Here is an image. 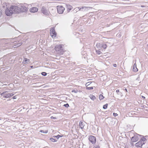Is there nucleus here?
Segmentation results:
<instances>
[{"instance_id": "2eb2a0df", "label": "nucleus", "mask_w": 148, "mask_h": 148, "mask_svg": "<svg viewBox=\"0 0 148 148\" xmlns=\"http://www.w3.org/2000/svg\"><path fill=\"white\" fill-rule=\"evenodd\" d=\"M66 7L67 9V11L68 12H70V10L73 8V7L71 5L69 4H66Z\"/></svg>"}, {"instance_id": "412c9836", "label": "nucleus", "mask_w": 148, "mask_h": 148, "mask_svg": "<svg viewBox=\"0 0 148 148\" xmlns=\"http://www.w3.org/2000/svg\"><path fill=\"white\" fill-rule=\"evenodd\" d=\"M3 8H5L6 9L7 8V4L6 3H4L2 5Z\"/></svg>"}, {"instance_id": "f8f14e48", "label": "nucleus", "mask_w": 148, "mask_h": 148, "mask_svg": "<svg viewBox=\"0 0 148 148\" xmlns=\"http://www.w3.org/2000/svg\"><path fill=\"white\" fill-rule=\"evenodd\" d=\"M38 10V9L36 7H32L29 9L31 12L34 13L37 12Z\"/></svg>"}, {"instance_id": "72a5a7b5", "label": "nucleus", "mask_w": 148, "mask_h": 148, "mask_svg": "<svg viewBox=\"0 0 148 148\" xmlns=\"http://www.w3.org/2000/svg\"><path fill=\"white\" fill-rule=\"evenodd\" d=\"M95 147V148H100V146L98 145H96Z\"/></svg>"}, {"instance_id": "49530a36", "label": "nucleus", "mask_w": 148, "mask_h": 148, "mask_svg": "<svg viewBox=\"0 0 148 148\" xmlns=\"http://www.w3.org/2000/svg\"><path fill=\"white\" fill-rule=\"evenodd\" d=\"M37 86H41L40 85H39V84H38V85H37Z\"/></svg>"}, {"instance_id": "473e14b6", "label": "nucleus", "mask_w": 148, "mask_h": 148, "mask_svg": "<svg viewBox=\"0 0 148 148\" xmlns=\"http://www.w3.org/2000/svg\"><path fill=\"white\" fill-rule=\"evenodd\" d=\"M61 136L60 135H58L57 136H55V137H56L57 139H58Z\"/></svg>"}, {"instance_id": "4468645a", "label": "nucleus", "mask_w": 148, "mask_h": 148, "mask_svg": "<svg viewBox=\"0 0 148 148\" xmlns=\"http://www.w3.org/2000/svg\"><path fill=\"white\" fill-rule=\"evenodd\" d=\"M13 46L14 48H16L20 46L22 44V43L20 41H18L15 43Z\"/></svg>"}, {"instance_id": "9d476101", "label": "nucleus", "mask_w": 148, "mask_h": 148, "mask_svg": "<svg viewBox=\"0 0 148 148\" xmlns=\"http://www.w3.org/2000/svg\"><path fill=\"white\" fill-rule=\"evenodd\" d=\"M11 11L10 10V7L9 9L8 8H6L5 10V14L6 15L8 16H11L13 14L12 12H11Z\"/></svg>"}, {"instance_id": "58836bf2", "label": "nucleus", "mask_w": 148, "mask_h": 148, "mask_svg": "<svg viewBox=\"0 0 148 148\" xmlns=\"http://www.w3.org/2000/svg\"><path fill=\"white\" fill-rule=\"evenodd\" d=\"M113 65L114 67H116L117 66V65L115 64H114Z\"/></svg>"}, {"instance_id": "09e8293b", "label": "nucleus", "mask_w": 148, "mask_h": 148, "mask_svg": "<svg viewBox=\"0 0 148 148\" xmlns=\"http://www.w3.org/2000/svg\"><path fill=\"white\" fill-rule=\"evenodd\" d=\"M1 120V118H0V120Z\"/></svg>"}, {"instance_id": "f257e3e1", "label": "nucleus", "mask_w": 148, "mask_h": 148, "mask_svg": "<svg viewBox=\"0 0 148 148\" xmlns=\"http://www.w3.org/2000/svg\"><path fill=\"white\" fill-rule=\"evenodd\" d=\"M62 45H57L55 47V50L59 54H62L63 52Z\"/></svg>"}, {"instance_id": "a211bd4d", "label": "nucleus", "mask_w": 148, "mask_h": 148, "mask_svg": "<svg viewBox=\"0 0 148 148\" xmlns=\"http://www.w3.org/2000/svg\"><path fill=\"white\" fill-rule=\"evenodd\" d=\"M29 60L27 58H24L23 63L25 64L29 62Z\"/></svg>"}, {"instance_id": "5701e85b", "label": "nucleus", "mask_w": 148, "mask_h": 148, "mask_svg": "<svg viewBox=\"0 0 148 148\" xmlns=\"http://www.w3.org/2000/svg\"><path fill=\"white\" fill-rule=\"evenodd\" d=\"M50 140L52 142H55L57 141V140L55 139L52 138H50Z\"/></svg>"}, {"instance_id": "7c9ffc66", "label": "nucleus", "mask_w": 148, "mask_h": 148, "mask_svg": "<svg viewBox=\"0 0 148 148\" xmlns=\"http://www.w3.org/2000/svg\"><path fill=\"white\" fill-rule=\"evenodd\" d=\"M64 106L66 108H68V107H69V105L68 103H66V104H64Z\"/></svg>"}, {"instance_id": "20e7f679", "label": "nucleus", "mask_w": 148, "mask_h": 148, "mask_svg": "<svg viewBox=\"0 0 148 148\" xmlns=\"http://www.w3.org/2000/svg\"><path fill=\"white\" fill-rule=\"evenodd\" d=\"M40 12L41 13L46 16L49 15L50 13L49 10L44 6L42 7Z\"/></svg>"}, {"instance_id": "ea45409f", "label": "nucleus", "mask_w": 148, "mask_h": 148, "mask_svg": "<svg viewBox=\"0 0 148 148\" xmlns=\"http://www.w3.org/2000/svg\"><path fill=\"white\" fill-rule=\"evenodd\" d=\"M51 119H56V117H54L53 116H51Z\"/></svg>"}, {"instance_id": "39448f33", "label": "nucleus", "mask_w": 148, "mask_h": 148, "mask_svg": "<svg viewBox=\"0 0 148 148\" xmlns=\"http://www.w3.org/2000/svg\"><path fill=\"white\" fill-rule=\"evenodd\" d=\"M14 94V93H9L8 92L5 91L1 93V95L3 96L4 98H8L11 97Z\"/></svg>"}, {"instance_id": "1a4fd4ad", "label": "nucleus", "mask_w": 148, "mask_h": 148, "mask_svg": "<svg viewBox=\"0 0 148 148\" xmlns=\"http://www.w3.org/2000/svg\"><path fill=\"white\" fill-rule=\"evenodd\" d=\"M50 34L51 36L53 38H55L56 37V34L55 32L54 28H52L51 29L50 31Z\"/></svg>"}, {"instance_id": "a18cd8bd", "label": "nucleus", "mask_w": 148, "mask_h": 148, "mask_svg": "<svg viewBox=\"0 0 148 148\" xmlns=\"http://www.w3.org/2000/svg\"><path fill=\"white\" fill-rule=\"evenodd\" d=\"M30 67L31 68H32L33 67V66H30Z\"/></svg>"}, {"instance_id": "c756f323", "label": "nucleus", "mask_w": 148, "mask_h": 148, "mask_svg": "<svg viewBox=\"0 0 148 148\" xmlns=\"http://www.w3.org/2000/svg\"><path fill=\"white\" fill-rule=\"evenodd\" d=\"M87 89L88 90H92L93 89L92 87H87Z\"/></svg>"}, {"instance_id": "c9c22d12", "label": "nucleus", "mask_w": 148, "mask_h": 148, "mask_svg": "<svg viewBox=\"0 0 148 148\" xmlns=\"http://www.w3.org/2000/svg\"><path fill=\"white\" fill-rule=\"evenodd\" d=\"M90 82H88L86 84V86H88L89 84H90Z\"/></svg>"}, {"instance_id": "f03ea898", "label": "nucleus", "mask_w": 148, "mask_h": 148, "mask_svg": "<svg viewBox=\"0 0 148 148\" xmlns=\"http://www.w3.org/2000/svg\"><path fill=\"white\" fill-rule=\"evenodd\" d=\"M10 9L12 13H19V8L18 6L12 5L10 7Z\"/></svg>"}, {"instance_id": "ddd939ff", "label": "nucleus", "mask_w": 148, "mask_h": 148, "mask_svg": "<svg viewBox=\"0 0 148 148\" xmlns=\"http://www.w3.org/2000/svg\"><path fill=\"white\" fill-rule=\"evenodd\" d=\"M138 136H134L131 138V140L133 142H136L138 140Z\"/></svg>"}, {"instance_id": "6e6552de", "label": "nucleus", "mask_w": 148, "mask_h": 148, "mask_svg": "<svg viewBox=\"0 0 148 148\" xmlns=\"http://www.w3.org/2000/svg\"><path fill=\"white\" fill-rule=\"evenodd\" d=\"M89 141L92 144H95L96 142V138L95 136L91 135L89 136Z\"/></svg>"}, {"instance_id": "e433bc0d", "label": "nucleus", "mask_w": 148, "mask_h": 148, "mask_svg": "<svg viewBox=\"0 0 148 148\" xmlns=\"http://www.w3.org/2000/svg\"><path fill=\"white\" fill-rule=\"evenodd\" d=\"M2 14V10L0 8V16H1Z\"/></svg>"}, {"instance_id": "0eeeda50", "label": "nucleus", "mask_w": 148, "mask_h": 148, "mask_svg": "<svg viewBox=\"0 0 148 148\" xmlns=\"http://www.w3.org/2000/svg\"><path fill=\"white\" fill-rule=\"evenodd\" d=\"M65 8L62 6H57V11L59 14H62Z\"/></svg>"}, {"instance_id": "bb28decb", "label": "nucleus", "mask_w": 148, "mask_h": 148, "mask_svg": "<svg viewBox=\"0 0 148 148\" xmlns=\"http://www.w3.org/2000/svg\"><path fill=\"white\" fill-rule=\"evenodd\" d=\"M108 106V104H106L103 106V108L104 109L107 108Z\"/></svg>"}, {"instance_id": "393cba45", "label": "nucleus", "mask_w": 148, "mask_h": 148, "mask_svg": "<svg viewBox=\"0 0 148 148\" xmlns=\"http://www.w3.org/2000/svg\"><path fill=\"white\" fill-rule=\"evenodd\" d=\"M96 52L98 54H100L101 53V51L100 50V49L96 50Z\"/></svg>"}, {"instance_id": "7ed1b4c3", "label": "nucleus", "mask_w": 148, "mask_h": 148, "mask_svg": "<svg viewBox=\"0 0 148 148\" xmlns=\"http://www.w3.org/2000/svg\"><path fill=\"white\" fill-rule=\"evenodd\" d=\"M88 7L85 6L82 7L81 8L79 7H77L74 9L73 11L74 13H76L79 11H85L88 9Z\"/></svg>"}, {"instance_id": "f3484780", "label": "nucleus", "mask_w": 148, "mask_h": 148, "mask_svg": "<svg viewBox=\"0 0 148 148\" xmlns=\"http://www.w3.org/2000/svg\"><path fill=\"white\" fill-rule=\"evenodd\" d=\"M79 126L81 129H83L84 128V123L80 121L79 122Z\"/></svg>"}, {"instance_id": "c85d7f7f", "label": "nucleus", "mask_w": 148, "mask_h": 148, "mask_svg": "<svg viewBox=\"0 0 148 148\" xmlns=\"http://www.w3.org/2000/svg\"><path fill=\"white\" fill-rule=\"evenodd\" d=\"M42 75L44 76H45L47 75V73L45 72H43L42 73Z\"/></svg>"}, {"instance_id": "4c0bfd02", "label": "nucleus", "mask_w": 148, "mask_h": 148, "mask_svg": "<svg viewBox=\"0 0 148 148\" xmlns=\"http://www.w3.org/2000/svg\"><path fill=\"white\" fill-rule=\"evenodd\" d=\"M13 99H16V96H15L13 97Z\"/></svg>"}, {"instance_id": "a19ab883", "label": "nucleus", "mask_w": 148, "mask_h": 148, "mask_svg": "<svg viewBox=\"0 0 148 148\" xmlns=\"http://www.w3.org/2000/svg\"><path fill=\"white\" fill-rule=\"evenodd\" d=\"M116 92L117 93H118V92H119V90H116Z\"/></svg>"}, {"instance_id": "dca6fc26", "label": "nucleus", "mask_w": 148, "mask_h": 148, "mask_svg": "<svg viewBox=\"0 0 148 148\" xmlns=\"http://www.w3.org/2000/svg\"><path fill=\"white\" fill-rule=\"evenodd\" d=\"M133 70L135 72L138 71V69L136 67V64L135 63L134 64L133 66Z\"/></svg>"}, {"instance_id": "4be33fe9", "label": "nucleus", "mask_w": 148, "mask_h": 148, "mask_svg": "<svg viewBox=\"0 0 148 148\" xmlns=\"http://www.w3.org/2000/svg\"><path fill=\"white\" fill-rule=\"evenodd\" d=\"M104 97L102 95H99V99L100 100L103 99L104 98Z\"/></svg>"}, {"instance_id": "b1692460", "label": "nucleus", "mask_w": 148, "mask_h": 148, "mask_svg": "<svg viewBox=\"0 0 148 148\" xmlns=\"http://www.w3.org/2000/svg\"><path fill=\"white\" fill-rule=\"evenodd\" d=\"M40 132L43 133H47L48 132V131L47 130H46L45 132L43 130H40Z\"/></svg>"}, {"instance_id": "6ab92c4d", "label": "nucleus", "mask_w": 148, "mask_h": 148, "mask_svg": "<svg viewBox=\"0 0 148 148\" xmlns=\"http://www.w3.org/2000/svg\"><path fill=\"white\" fill-rule=\"evenodd\" d=\"M96 47L98 49H101L102 48L101 44L100 43H97L96 45Z\"/></svg>"}, {"instance_id": "423d86ee", "label": "nucleus", "mask_w": 148, "mask_h": 148, "mask_svg": "<svg viewBox=\"0 0 148 148\" xmlns=\"http://www.w3.org/2000/svg\"><path fill=\"white\" fill-rule=\"evenodd\" d=\"M19 13L21 12H26L28 10V8L24 5H21L19 7Z\"/></svg>"}, {"instance_id": "aec40b11", "label": "nucleus", "mask_w": 148, "mask_h": 148, "mask_svg": "<svg viewBox=\"0 0 148 148\" xmlns=\"http://www.w3.org/2000/svg\"><path fill=\"white\" fill-rule=\"evenodd\" d=\"M101 46L104 49H106L107 47V45L105 44H102Z\"/></svg>"}, {"instance_id": "de8ad7c7", "label": "nucleus", "mask_w": 148, "mask_h": 148, "mask_svg": "<svg viewBox=\"0 0 148 148\" xmlns=\"http://www.w3.org/2000/svg\"><path fill=\"white\" fill-rule=\"evenodd\" d=\"M39 83H36V84H39Z\"/></svg>"}, {"instance_id": "37998d69", "label": "nucleus", "mask_w": 148, "mask_h": 148, "mask_svg": "<svg viewBox=\"0 0 148 148\" xmlns=\"http://www.w3.org/2000/svg\"><path fill=\"white\" fill-rule=\"evenodd\" d=\"M125 90L127 92V89H126V88H125Z\"/></svg>"}, {"instance_id": "9b49d317", "label": "nucleus", "mask_w": 148, "mask_h": 148, "mask_svg": "<svg viewBox=\"0 0 148 148\" xmlns=\"http://www.w3.org/2000/svg\"><path fill=\"white\" fill-rule=\"evenodd\" d=\"M145 144L144 142H141L140 140L135 144V146L137 147H141L143 144Z\"/></svg>"}, {"instance_id": "2f4dec72", "label": "nucleus", "mask_w": 148, "mask_h": 148, "mask_svg": "<svg viewBox=\"0 0 148 148\" xmlns=\"http://www.w3.org/2000/svg\"><path fill=\"white\" fill-rule=\"evenodd\" d=\"M72 92H74L75 93H77L78 92V90H73L72 91Z\"/></svg>"}, {"instance_id": "cd10ccee", "label": "nucleus", "mask_w": 148, "mask_h": 148, "mask_svg": "<svg viewBox=\"0 0 148 148\" xmlns=\"http://www.w3.org/2000/svg\"><path fill=\"white\" fill-rule=\"evenodd\" d=\"M90 98L92 100H95V98H96V97H95L94 96H93V95H92L90 97Z\"/></svg>"}, {"instance_id": "c03bdc74", "label": "nucleus", "mask_w": 148, "mask_h": 148, "mask_svg": "<svg viewBox=\"0 0 148 148\" xmlns=\"http://www.w3.org/2000/svg\"><path fill=\"white\" fill-rule=\"evenodd\" d=\"M141 7H144L145 6H143V5H141Z\"/></svg>"}, {"instance_id": "79ce46f5", "label": "nucleus", "mask_w": 148, "mask_h": 148, "mask_svg": "<svg viewBox=\"0 0 148 148\" xmlns=\"http://www.w3.org/2000/svg\"><path fill=\"white\" fill-rule=\"evenodd\" d=\"M142 97L143 99H145V97H144V96H142Z\"/></svg>"}, {"instance_id": "f704fd0d", "label": "nucleus", "mask_w": 148, "mask_h": 148, "mask_svg": "<svg viewBox=\"0 0 148 148\" xmlns=\"http://www.w3.org/2000/svg\"><path fill=\"white\" fill-rule=\"evenodd\" d=\"M113 115L115 116H117V115H118V114H117V113H113Z\"/></svg>"}, {"instance_id": "a878e982", "label": "nucleus", "mask_w": 148, "mask_h": 148, "mask_svg": "<svg viewBox=\"0 0 148 148\" xmlns=\"http://www.w3.org/2000/svg\"><path fill=\"white\" fill-rule=\"evenodd\" d=\"M146 140V139L144 137H142L140 141L141 142H144V141Z\"/></svg>"}]
</instances>
